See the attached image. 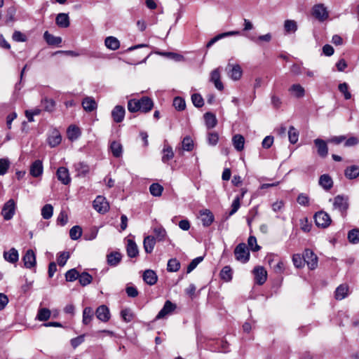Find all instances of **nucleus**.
<instances>
[{
  "mask_svg": "<svg viewBox=\"0 0 359 359\" xmlns=\"http://www.w3.org/2000/svg\"><path fill=\"white\" fill-rule=\"evenodd\" d=\"M348 208V198L347 196L337 195L333 199V209L338 210L342 217L346 215Z\"/></svg>",
  "mask_w": 359,
  "mask_h": 359,
  "instance_id": "f257e3e1",
  "label": "nucleus"
},
{
  "mask_svg": "<svg viewBox=\"0 0 359 359\" xmlns=\"http://www.w3.org/2000/svg\"><path fill=\"white\" fill-rule=\"evenodd\" d=\"M15 210L16 203L13 199H9L3 206L1 215L5 220L8 221L13 217Z\"/></svg>",
  "mask_w": 359,
  "mask_h": 359,
  "instance_id": "f03ea898",
  "label": "nucleus"
},
{
  "mask_svg": "<svg viewBox=\"0 0 359 359\" xmlns=\"http://www.w3.org/2000/svg\"><path fill=\"white\" fill-rule=\"evenodd\" d=\"M236 259L243 263L249 260V250L245 243L238 244L234 250Z\"/></svg>",
  "mask_w": 359,
  "mask_h": 359,
  "instance_id": "7ed1b4c3",
  "label": "nucleus"
},
{
  "mask_svg": "<svg viewBox=\"0 0 359 359\" xmlns=\"http://www.w3.org/2000/svg\"><path fill=\"white\" fill-rule=\"evenodd\" d=\"M314 219L316 224L323 228L327 227L332 222L330 215L324 211H320L316 213Z\"/></svg>",
  "mask_w": 359,
  "mask_h": 359,
  "instance_id": "20e7f679",
  "label": "nucleus"
},
{
  "mask_svg": "<svg viewBox=\"0 0 359 359\" xmlns=\"http://www.w3.org/2000/svg\"><path fill=\"white\" fill-rule=\"evenodd\" d=\"M93 208L98 212L104 214L109 210V205L104 196H97L93 201Z\"/></svg>",
  "mask_w": 359,
  "mask_h": 359,
  "instance_id": "39448f33",
  "label": "nucleus"
},
{
  "mask_svg": "<svg viewBox=\"0 0 359 359\" xmlns=\"http://www.w3.org/2000/svg\"><path fill=\"white\" fill-rule=\"evenodd\" d=\"M228 76L233 81H238L243 75V71L241 66L238 64H228L226 67Z\"/></svg>",
  "mask_w": 359,
  "mask_h": 359,
  "instance_id": "423d86ee",
  "label": "nucleus"
},
{
  "mask_svg": "<svg viewBox=\"0 0 359 359\" xmlns=\"http://www.w3.org/2000/svg\"><path fill=\"white\" fill-rule=\"evenodd\" d=\"M304 261L307 264L309 268L311 270L316 269L318 266V257L310 249H306L304 252Z\"/></svg>",
  "mask_w": 359,
  "mask_h": 359,
  "instance_id": "0eeeda50",
  "label": "nucleus"
},
{
  "mask_svg": "<svg viewBox=\"0 0 359 359\" xmlns=\"http://www.w3.org/2000/svg\"><path fill=\"white\" fill-rule=\"evenodd\" d=\"M313 15L320 21H324L328 18V11L323 4H317L313 8Z\"/></svg>",
  "mask_w": 359,
  "mask_h": 359,
  "instance_id": "6e6552de",
  "label": "nucleus"
},
{
  "mask_svg": "<svg viewBox=\"0 0 359 359\" xmlns=\"http://www.w3.org/2000/svg\"><path fill=\"white\" fill-rule=\"evenodd\" d=\"M176 307V304L172 303L170 300H167L165 302L162 309L158 312V313L156 316V320L163 318L166 316L171 314L172 312L175 311Z\"/></svg>",
  "mask_w": 359,
  "mask_h": 359,
  "instance_id": "1a4fd4ad",
  "label": "nucleus"
},
{
  "mask_svg": "<svg viewBox=\"0 0 359 359\" xmlns=\"http://www.w3.org/2000/svg\"><path fill=\"white\" fill-rule=\"evenodd\" d=\"M57 180L64 185H67L71 182V177L69 170L65 167H60L56 172Z\"/></svg>",
  "mask_w": 359,
  "mask_h": 359,
  "instance_id": "9d476101",
  "label": "nucleus"
},
{
  "mask_svg": "<svg viewBox=\"0 0 359 359\" xmlns=\"http://www.w3.org/2000/svg\"><path fill=\"white\" fill-rule=\"evenodd\" d=\"M313 142L316 147L317 148L318 154L322 158H325L328 154V147L327 142L322 139L317 138L314 140Z\"/></svg>",
  "mask_w": 359,
  "mask_h": 359,
  "instance_id": "9b49d317",
  "label": "nucleus"
},
{
  "mask_svg": "<svg viewBox=\"0 0 359 359\" xmlns=\"http://www.w3.org/2000/svg\"><path fill=\"white\" fill-rule=\"evenodd\" d=\"M253 273L255 274V282L258 285H263L267 278L266 271L262 266H257L254 269Z\"/></svg>",
  "mask_w": 359,
  "mask_h": 359,
  "instance_id": "f8f14e48",
  "label": "nucleus"
},
{
  "mask_svg": "<svg viewBox=\"0 0 359 359\" xmlns=\"http://www.w3.org/2000/svg\"><path fill=\"white\" fill-rule=\"evenodd\" d=\"M200 218L204 226H209L214 221V215L208 209H203L199 212Z\"/></svg>",
  "mask_w": 359,
  "mask_h": 359,
  "instance_id": "ddd939ff",
  "label": "nucleus"
},
{
  "mask_svg": "<svg viewBox=\"0 0 359 359\" xmlns=\"http://www.w3.org/2000/svg\"><path fill=\"white\" fill-rule=\"evenodd\" d=\"M25 266L27 269H32L36 265V255L32 250H28L26 251L25 255L22 257Z\"/></svg>",
  "mask_w": 359,
  "mask_h": 359,
  "instance_id": "4468645a",
  "label": "nucleus"
},
{
  "mask_svg": "<svg viewBox=\"0 0 359 359\" xmlns=\"http://www.w3.org/2000/svg\"><path fill=\"white\" fill-rule=\"evenodd\" d=\"M125 108L121 105H116L111 111V116L116 123H121L125 117Z\"/></svg>",
  "mask_w": 359,
  "mask_h": 359,
  "instance_id": "2eb2a0df",
  "label": "nucleus"
},
{
  "mask_svg": "<svg viewBox=\"0 0 359 359\" xmlns=\"http://www.w3.org/2000/svg\"><path fill=\"white\" fill-rule=\"evenodd\" d=\"M97 318L102 322H107L110 318L109 310L105 305L100 306L95 311Z\"/></svg>",
  "mask_w": 359,
  "mask_h": 359,
  "instance_id": "dca6fc26",
  "label": "nucleus"
},
{
  "mask_svg": "<svg viewBox=\"0 0 359 359\" xmlns=\"http://www.w3.org/2000/svg\"><path fill=\"white\" fill-rule=\"evenodd\" d=\"M288 91L290 95L296 98H302L305 95V89L299 83L292 84Z\"/></svg>",
  "mask_w": 359,
  "mask_h": 359,
  "instance_id": "f3484780",
  "label": "nucleus"
},
{
  "mask_svg": "<svg viewBox=\"0 0 359 359\" xmlns=\"http://www.w3.org/2000/svg\"><path fill=\"white\" fill-rule=\"evenodd\" d=\"M4 259L11 264H15L19 259V254L18 250L12 248L8 251L4 252Z\"/></svg>",
  "mask_w": 359,
  "mask_h": 359,
  "instance_id": "a211bd4d",
  "label": "nucleus"
},
{
  "mask_svg": "<svg viewBox=\"0 0 359 359\" xmlns=\"http://www.w3.org/2000/svg\"><path fill=\"white\" fill-rule=\"evenodd\" d=\"M210 81L214 83L217 90H222L224 89L223 83L220 81V72L218 68L211 72Z\"/></svg>",
  "mask_w": 359,
  "mask_h": 359,
  "instance_id": "6ab92c4d",
  "label": "nucleus"
},
{
  "mask_svg": "<svg viewBox=\"0 0 359 359\" xmlns=\"http://www.w3.org/2000/svg\"><path fill=\"white\" fill-rule=\"evenodd\" d=\"M43 168L42 161L40 160H36L30 166V175L34 177H38L43 173Z\"/></svg>",
  "mask_w": 359,
  "mask_h": 359,
  "instance_id": "aec40b11",
  "label": "nucleus"
},
{
  "mask_svg": "<svg viewBox=\"0 0 359 359\" xmlns=\"http://www.w3.org/2000/svg\"><path fill=\"white\" fill-rule=\"evenodd\" d=\"M140 111L147 113L151 110L154 107V102L151 98L149 97H142L140 99Z\"/></svg>",
  "mask_w": 359,
  "mask_h": 359,
  "instance_id": "412c9836",
  "label": "nucleus"
},
{
  "mask_svg": "<svg viewBox=\"0 0 359 359\" xmlns=\"http://www.w3.org/2000/svg\"><path fill=\"white\" fill-rule=\"evenodd\" d=\"M62 137L60 132L57 130H52L48 137V143L50 147H55L60 144Z\"/></svg>",
  "mask_w": 359,
  "mask_h": 359,
  "instance_id": "4be33fe9",
  "label": "nucleus"
},
{
  "mask_svg": "<svg viewBox=\"0 0 359 359\" xmlns=\"http://www.w3.org/2000/svg\"><path fill=\"white\" fill-rule=\"evenodd\" d=\"M240 32L238 31H230L227 32H224L219 34H217L212 39H211L207 43L206 46L207 48L211 47L215 43H216L217 41L226 37V36H236L239 35Z\"/></svg>",
  "mask_w": 359,
  "mask_h": 359,
  "instance_id": "5701e85b",
  "label": "nucleus"
},
{
  "mask_svg": "<svg viewBox=\"0 0 359 359\" xmlns=\"http://www.w3.org/2000/svg\"><path fill=\"white\" fill-rule=\"evenodd\" d=\"M143 280L148 285H153L156 283L158 277L153 270L148 269L143 273Z\"/></svg>",
  "mask_w": 359,
  "mask_h": 359,
  "instance_id": "b1692460",
  "label": "nucleus"
},
{
  "mask_svg": "<svg viewBox=\"0 0 359 359\" xmlns=\"http://www.w3.org/2000/svg\"><path fill=\"white\" fill-rule=\"evenodd\" d=\"M55 22L57 26L62 28H67L69 26V18L68 14L61 13H59L55 18Z\"/></svg>",
  "mask_w": 359,
  "mask_h": 359,
  "instance_id": "393cba45",
  "label": "nucleus"
},
{
  "mask_svg": "<svg viewBox=\"0 0 359 359\" xmlns=\"http://www.w3.org/2000/svg\"><path fill=\"white\" fill-rule=\"evenodd\" d=\"M126 250L128 256L131 258L136 257L139 254L137 244L131 239L128 240Z\"/></svg>",
  "mask_w": 359,
  "mask_h": 359,
  "instance_id": "a878e982",
  "label": "nucleus"
},
{
  "mask_svg": "<svg viewBox=\"0 0 359 359\" xmlns=\"http://www.w3.org/2000/svg\"><path fill=\"white\" fill-rule=\"evenodd\" d=\"M156 244V238L152 236H147L144 237L143 241L144 249L145 252L148 254L151 253L155 246Z\"/></svg>",
  "mask_w": 359,
  "mask_h": 359,
  "instance_id": "bb28decb",
  "label": "nucleus"
},
{
  "mask_svg": "<svg viewBox=\"0 0 359 359\" xmlns=\"http://www.w3.org/2000/svg\"><path fill=\"white\" fill-rule=\"evenodd\" d=\"M319 184L325 189L330 190L333 186L332 177L327 174L322 175L319 178Z\"/></svg>",
  "mask_w": 359,
  "mask_h": 359,
  "instance_id": "cd10ccee",
  "label": "nucleus"
},
{
  "mask_svg": "<svg viewBox=\"0 0 359 359\" xmlns=\"http://www.w3.org/2000/svg\"><path fill=\"white\" fill-rule=\"evenodd\" d=\"M205 123L208 129L213 128L217 123L215 115L211 112H206L204 114Z\"/></svg>",
  "mask_w": 359,
  "mask_h": 359,
  "instance_id": "c85d7f7f",
  "label": "nucleus"
},
{
  "mask_svg": "<svg viewBox=\"0 0 359 359\" xmlns=\"http://www.w3.org/2000/svg\"><path fill=\"white\" fill-rule=\"evenodd\" d=\"M82 106L85 111H92L97 108V103L93 97H86L83 100Z\"/></svg>",
  "mask_w": 359,
  "mask_h": 359,
  "instance_id": "c756f323",
  "label": "nucleus"
},
{
  "mask_svg": "<svg viewBox=\"0 0 359 359\" xmlns=\"http://www.w3.org/2000/svg\"><path fill=\"white\" fill-rule=\"evenodd\" d=\"M348 286L346 284H341L338 286L335 290V298L337 300H341L347 297Z\"/></svg>",
  "mask_w": 359,
  "mask_h": 359,
  "instance_id": "7c9ffc66",
  "label": "nucleus"
},
{
  "mask_svg": "<svg viewBox=\"0 0 359 359\" xmlns=\"http://www.w3.org/2000/svg\"><path fill=\"white\" fill-rule=\"evenodd\" d=\"M344 175L349 180L355 179L359 176V166L351 165L347 167L344 171Z\"/></svg>",
  "mask_w": 359,
  "mask_h": 359,
  "instance_id": "2f4dec72",
  "label": "nucleus"
},
{
  "mask_svg": "<svg viewBox=\"0 0 359 359\" xmlns=\"http://www.w3.org/2000/svg\"><path fill=\"white\" fill-rule=\"evenodd\" d=\"M232 142L234 148L241 151L244 148L245 139L243 135L237 134L235 135L232 138Z\"/></svg>",
  "mask_w": 359,
  "mask_h": 359,
  "instance_id": "473e14b6",
  "label": "nucleus"
},
{
  "mask_svg": "<svg viewBox=\"0 0 359 359\" xmlns=\"http://www.w3.org/2000/svg\"><path fill=\"white\" fill-rule=\"evenodd\" d=\"M104 44L107 48L116 50L120 46L119 41L114 36H108L105 39Z\"/></svg>",
  "mask_w": 359,
  "mask_h": 359,
  "instance_id": "72a5a7b5",
  "label": "nucleus"
},
{
  "mask_svg": "<svg viewBox=\"0 0 359 359\" xmlns=\"http://www.w3.org/2000/svg\"><path fill=\"white\" fill-rule=\"evenodd\" d=\"M110 149L114 157L119 158L122 156L123 147L120 142L113 141L110 144Z\"/></svg>",
  "mask_w": 359,
  "mask_h": 359,
  "instance_id": "f704fd0d",
  "label": "nucleus"
},
{
  "mask_svg": "<svg viewBox=\"0 0 359 359\" xmlns=\"http://www.w3.org/2000/svg\"><path fill=\"white\" fill-rule=\"evenodd\" d=\"M43 38L49 45H59L62 43V38L60 36H55L46 31L43 34Z\"/></svg>",
  "mask_w": 359,
  "mask_h": 359,
  "instance_id": "c9c22d12",
  "label": "nucleus"
},
{
  "mask_svg": "<svg viewBox=\"0 0 359 359\" xmlns=\"http://www.w3.org/2000/svg\"><path fill=\"white\" fill-rule=\"evenodd\" d=\"M154 233L155 235V238L158 241H164L166 237L167 232L165 229L161 225L156 226L153 229Z\"/></svg>",
  "mask_w": 359,
  "mask_h": 359,
  "instance_id": "e433bc0d",
  "label": "nucleus"
},
{
  "mask_svg": "<svg viewBox=\"0 0 359 359\" xmlns=\"http://www.w3.org/2000/svg\"><path fill=\"white\" fill-rule=\"evenodd\" d=\"M94 316V311L90 307H86L83 311L82 322L84 325H88L92 321Z\"/></svg>",
  "mask_w": 359,
  "mask_h": 359,
  "instance_id": "4c0bfd02",
  "label": "nucleus"
},
{
  "mask_svg": "<svg viewBox=\"0 0 359 359\" xmlns=\"http://www.w3.org/2000/svg\"><path fill=\"white\" fill-rule=\"evenodd\" d=\"M121 255L119 252H111L107 255V262L110 266H116L121 260Z\"/></svg>",
  "mask_w": 359,
  "mask_h": 359,
  "instance_id": "58836bf2",
  "label": "nucleus"
},
{
  "mask_svg": "<svg viewBox=\"0 0 359 359\" xmlns=\"http://www.w3.org/2000/svg\"><path fill=\"white\" fill-rule=\"evenodd\" d=\"M67 133L68 138L72 141L76 140L81 135L79 128L75 126H70Z\"/></svg>",
  "mask_w": 359,
  "mask_h": 359,
  "instance_id": "ea45409f",
  "label": "nucleus"
},
{
  "mask_svg": "<svg viewBox=\"0 0 359 359\" xmlns=\"http://www.w3.org/2000/svg\"><path fill=\"white\" fill-rule=\"evenodd\" d=\"M284 29L286 33H294L297 30V24L293 20H286L284 22Z\"/></svg>",
  "mask_w": 359,
  "mask_h": 359,
  "instance_id": "a19ab883",
  "label": "nucleus"
},
{
  "mask_svg": "<svg viewBox=\"0 0 359 359\" xmlns=\"http://www.w3.org/2000/svg\"><path fill=\"white\" fill-rule=\"evenodd\" d=\"M50 315L51 312L48 309L41 308L38 311L36 318L39 321H46L50 318Z\"/></svg>",
  "mask_w": 359,
  "mask_h": 359,
  "instance_id": "79ce46f5",
  "label": "nucleus"
},
{
  "mask_svg": "<svg viewBox=\"0 0 359 359\" xmlns=\"http://www.w3.org/2000/svg\"><path fill=\"white\" fill-rule=\"evenodd\" d=\"M78 279L82 286H86L92 282L93 277L88 273L83 272L79 274Z\"/></svg>",
  "mask_w": 359,
  "mask_h": 359,
  "instance_id": "37998d69",
  "label": "nucleus"
},
{
  "mask_svg": "<svg viewBox=\"0 0 359 359\" xmlns=\"http://www.w3.org/2000/svg\"><path fill=\"white\" fill-rule=\"evenodd\" d=\"M163 191V187L158 183H153L149 187V191L154 196H161Z\"/></svg>",
  "mask_w": 359,
  "mask_h": 359,
  "instance_id": "c03bdc74",
  "label": "nucleus"
},
{
  "mask_svg": "<svg viewBox=\"0 0 359 359\" xmlns=\"http://www.w3.org/2000/svg\"><path fill=\"white\" fill-rule=\"evenodd\" d=\"M53 214V207L50 204L45 205L41 209V216L45 219H49Z\"/></svg>",
  "mask_w": 359,
  "mask_h": 359,
  "instance_id": "a18cd8bd",
  "label": "nucleus"
},
{
  "mask_svg": "<svg viewBox=\"0 0 359 359\" xmlns=\"http://www.w3.org/2000/svg\"><path fill=\"white\" fill-rule=\"evenodd\" d=\"M174 156V153L172 149L170 146L165 147L163 149V156H162V161L163 163H167L170 160H171Z\"/></svg>",
  "mask_w": 359,
  "mask_h": 359,
  "instance_id": "49530a36",
  "label": "nucleus"
},
{
  "mask_svg": "<svg viewBox=\"0 0 359 359\" xmlns=\"http://www.w3.org/2000/svg\"><path fill=\"white\" fill-rule=\"evenodd\" d=\"M221 278L226 282L232 279V270L230 266H226L223 267L220 272Z\"/></svg>",
  "mask_w": 359,
  "mask_h": 359,
  "instance_id": "de8ad7c7",
  "label": "nucleus"
},
{
  "mask_svg": "<svg viewBox=\"0 0 359 359\" xmlns=\"http://www.w3.org/2000/svg\"><path fill=\"white\" fill-rule=\"evenodd\" d=\"M348 241L353 244L359 243V229H353L348 233Z\"/></svg>",
  "mask_w": 359,
  "mask_h": 359,
  "instance_id": "09e8293b",
  "label": "nucleus"
},
{
  "mask_svg": "<svg viewBox=\"0 0 359 359\" xmlns=\"http://www.w3.org/2000/svg\"><path fill=\"white\" fill-rule=\"evenodd\" d=\"M180 268V264L176 259H170L168 262L167 269L170 272H176Z\"/></svg>",
  "mask_w": 359,
  "mask_h": 359,
  "instance_id": "8fccbe9b",
  "label": "nucleus"
},
{
  "mask_svg": "<svg viewBox=\"0 0 359 359\" xmlns=\"http://www.w3.org/2000/svg\"><path fill=\"white\" fill-rule=\"evenodd\" d=\"M288 138L289 141L291 144H295L297 142L299 139V133L294 128V126H290L288 130Z\"/></svg>",
  "mask_w": 359,
  "mask_h": 359,
  "instance_id": "3c124183",
  "label": "nucleus"
},
{
  "mask_svg": "<svg viewBox=\"0 0 359 359\" xmlns=\"http://www.w3.org/2000/svg\"><path fill=\"white\" fill-rule=\"evenodd\" d=\"M140 100L131 99L128 102V109L130 112L134 113L140 111Z\"/></svg>",
  "mask_w": 359,
  "mask_h": 359,
  "instance_id": "603ef678",
  "label": "nucleus"
},
{
  "mask_svg": "<svg viewBox=\"0 0 359 359\" xmlns=\"http://www.w3.org/2000/svg\"><path fill=\"white\" fill-rule=\"evenodd\" d=\"M44 109L47 111L51 112L54 110L55 102L53 99L44 98L41 100Z\"/></svg>",
  "mask_w": 359,
  "mask_h": 359,
  "instance_id": "864d4df0",
  "label": "nucleus"
},
{
  "mask_svg": "<svg viewBox=\"0 0 359 359\" xmlns=\"http://www.w3.org/2000/svg\"><path fill=\"white\" fill-rule=\"evenodd\" d=\"M10 165L11 162L8 158H0V175H4L8 172Z\"/></svg>",
  "mask_w": 359,
  "mask_h": 359,
  "instance_id": "5fc2aeb1",
  "label": "nucleus"
},
{
  "mask_svg": "<svg viewBox=\"0 0 359 359\" xmlns=\"http://www.w3.org/2000/svg\"><path fill=\"white\" fill-rule=\"evenodd\" d=\"M82 235V229L79 226H74L69 231V236L72 240L79 239Z\"/></svg>",
  "mask_w": 359,
  "mask_h": 359,
  "instance_id": "6e6d98bb",
  "label": "nucleus"
},
{
  "mask_svg": "<svg viewBox=\"0 0 359 359\" xmlns=\"http://www.w3.org/2000/svg\"><path fill=\"white\" fill-rule=\"evenodd\" d=\"M161 55L166 56L172 60L177 62H181L184 60V57L180 54L172 53V52H163L159 53Z\"/></svg>",
  "mask_w": 359,
  "mask_h": 359,
  "instance_id": "4d7b16f0",
  "label": "nucleus"
},
{
  "mask_svg": "<svg viewBox=\"0 0 359 359\" xmlns=\"http://www.w3.org/2000/svg\"><path fill=\"white\" fill-rule=\"evenodd\" d=\"M182 149L184 151H191L194 147V142L189 137H185L182 142Z\"/></svg>",
  "mask_w": 359,
  "mask_h": 359,
  "instance_id": "13d9d810",
  "label": "nucleus"
},
{
  "mask_svg": "<svg viewBox=\"0 0 359 359\" xmlns=\"http://www.w3.org/2000/svg\"><path fill=\"white\" fill-rule=\"evenodd\" d=\"M79 273L76 269H72L67 271L65 278L67 281L72 282L78 279Z\"/></svg>",
  "mask_w": 359,
  "mask_h": 359,
  "instance_id": "bf43d9fd",
  "label": "nucleus"
},
{
  "mask_svg": "<svg viewBox=\"0 0 359 359\" xmlns=\"http://www.w3.org/2000/svg\"><path fill=\"white\" fill-rule=\"evenodd\" d=\"M191 101L193 104L198 108L203 107L204 104L203 99L198 93H194L191 95Z\"/></svg>",
  "mask_w": 359,
  "mask_h": 359,
  "instance_id": "052dcab7",
  "label": "nucleus"
},
{
  "mask_svg": "<svg viewBox=\"0 0 359 359\" xmlns=\"http://www.w3.org/2000/svg\"><path fill=\"white\" fill-rule=\"evenodd\" d=\"M173 106L178 111H182L186 107V103L184 99L180 97H175L173 100Z\"/></svg>",
  "mask_w": 359,
  "mask_h": 359,
  "instance_id": "680f3d73",
  "label": "nucleus"
},
{
  "mask_svg": "<svg viewBox=\"0 0 359 359\" xmlns=\"http://www.w3.org/2000/svg\"><path fill=\"white\" fill-rule=\"evenodd\" d=\"M339 90L344 95L346 100H349L351 97V94L348 91V86L346 83H342L339 85Z\"/></svg>",
  "mask_w": 359,
  "mask_h": 359,
  "instance_id": "e2e57ef3",
  "label": "nucleus"
},
{
  "mask_svg": "<svg viewBox=\"0 0 359 359\" xmlns=\"http://www.w3.org/2000/svg\"><path fill=\"white\" fill-rule=\"evenodd\" d=\"M292 262L294 266L297 268H302L305 264L304 257H302L299 254H295L293 255Z\"/></svg>",
  "mask_w": 359,
  "mask_h": 359,
  "instance_id": "0e129e2a",
  "label": "nucleus"
},
{
  "mask_svg": "<svg viewBox=\"0 0 359 359\" xmlns=\"http://www.w3.org/2000/svg\"><path fill=\"white\" fill-rule=\"evenodd\" d=\"M248 244L252 251L257 252L260 249L259 245L257 243V238L255 236H250L248 238Z\"/></svg>",
  "mask_w": 359,
  "mask_h": 359,
  "instance_id": "69168bd1",
  "label": "nucleus"
},
{
  "mask_svg": "<svg viewBox=\"0 0 359 359\" xmlns=\"http://www.w3.org/2000/svg\"><path fill=\"white\" fill-rule=\"evenodd\" d=\"M69 258V254L67 252H63L57 257V263L60 266H64Z\"/></svg>",
  "mask_w": 359,
  "mask_h": 359,
  "instance_id": "338daca9",
  "label": "nucleus"
},
{
  "mask_svg": "<svg viewBox=\"0 0 359 359\" xmlns=\"http://www.w3.org/2000/svg\"><path fill=\"white\" fill-rule=\"evenodd\" d=\"M219 140V135L217 133H209L208 134V144L215 146L217 144Z\"/></svg>",
  "mask_w": 359,
  "mask_h": 359,
  "instance_id": "774afa93",
  "label": "nucleus"
}]
</instances>
